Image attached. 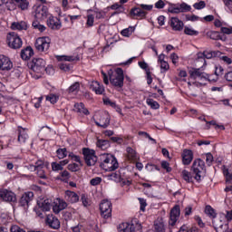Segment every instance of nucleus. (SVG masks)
I'll use <instances>...</instances> for the list:
<instances>
[{"label":"nucleus","mask_w":232,"mask_h":232,"mask_svg":"<svg viewBox=\"0 0 232 232\" xmlns=\"http://www.w3.org/2000/svg\"><path fill=\"white\" fill-rule=\"evenodd\" d=\"M191 170L193 172L194 179L198 182H200L202 180V177L206 174V163L201 159L195 160Z\"/></svg>","instance_id":"nucleus-4"},{"label":"nucleus","mask_w":232,"mask_h":232,"mask_svg":"<svg viewBox=\"0 0 232 232\" xmlns=\"http://www.w3.org/2000/svg\"><path fill=\"white\" fill-rule=\"evenodd\" d=\"M178 232H198V229L197 227L188 228V227L182 226Z\"/></svg>","instance_id":"nucleus-44"},{"label":"nucleus","mask_w":232,"mask_h":232,"mask_svg":"<svg viewBox=\"0 0 232 232\" xmlns=\"http://www.w3.org/2000/svg\"><path fill=\"white\" fill-rule=\"evenodd\" d=\"M223 174L226 177L227 182H231V180H232V171L229 170L228 169H223Z\"/></svg>","instance_id":"nucleus-46"},{"label":"nucleus","mask_w":232,"mask_h":232,"mask_svg":"<svg viewBox=\"0 0 232 232\" xmlns=\"http://www.w3.org/2000/svg\"><path fill=\"white\" fill-rule=\"evenodd\" d=\"M47 26L51 28V30H61L63 24H61V19L55 16H50L47 19Z\"/></svg>","instance_id":"nucleus-19"},{"label":"nucleus","mask_w":232,"mask_h":232,"mask_svg":"<svg viewBox=\"0 0 232 232\" xmlns=\"http://www.w3.org/2000/svg\"><path fill=\"white\" fill-rule=\"evenodd\" d=\"M154 230L155 232H164V223L157 222L154 224Z\"/></svg>","instance_id":"nucleus-45"},{"label":"nucleus","mask_w":232,"mask_h":232,"mask_svg":"<svg viewBox=\"0 0 232 232\" xmlns=\"http://www.w3.org/2000/svg\"><path fill=\"white\" fill-rule=\"evenodd\" d=\"M94 20H95V17L93 16V14L87 15L86 26H89V27L93 26Z\"/></svg>","instance_id":"nucleus-52"},{"label":"nucleus","mask_w":232,"mask_h":232,"mask_svg":"<svg viewBox=\"0 0 232 232\" xmlns=\"http://www.w3.org/2000/svg\"><path fill=\"white\" fill-rule=\"evenodd\" d=\"M34 17L38 21H44L48 17V7L45 5H38L34 8Z\"/></svg>","instance_id":"nucleus-12"},{"label":"nucleus","mask_w":232,"mask_h":232,"mask_svg":"<svg viewBox=\"0 0 232 232\" xmlns=\"http://www.w3.org/2000/svg\"><path fill=\"white\" fill-rule=\"evenodd\" d=\"M36 175L40 178V179H48V177H46V173L44 172V169H36Z\"/></svg>","instance_id":"nucleus-58"},{"label":"nucleus","mask_w":232,"mask_h":232,"mask_svg":"<svg viewBox=\"0 0 232 232\" xmlns=\"http://www.w3.org/2000/svg\"><path fill=\"white\" fill-rule=\"evenodd\" d=\"M109 79L112 86L121 89L124 86V71L117 68L114 74L109 75Z\"/></svg>","instance_id":"nucleus-5"},{"label":"nucleus","mask_w":232,"mask_h":232,"mask_svg":"<svg viewBox=\"0 0 232 232\" xmlns=\"http://www.w3.org/2000/svg\"><path fill=\"white\" fill-rule=\"evenodd\" d=\"M72 110L75 113H79L80 115H90V111L86 109L82 102L75 103Z\"/></svg>","instance_id":"nucleus-24"},{"label":"nucleus","mask_w":232,"mask_h":232,"mask_svg":"<svg viewBox=\"0 0 232 232\" xmlns=\"http://www.w3.org/2000/svg\"><path fill=\"white\" fill-rule=\"evenodd\" d=\"M170 26L174 32H182L184 30V22L177 17L170 19Z\"/></svg>","instance_id":"nucleus-21"},{"label":"nucleus","mask_w":232,"mask_h":232,"mask_svg":"<svg viewBox=\"0 0 232 232\" xmlns=\"http://www.w3.org/2000/svg\"><path fill=\"white\" fill-rule=\"evenodd\" d=\"M161 168H163V169H166V171H168V173H169V171H171V167H169V163L168 161H162Z\"/></svg>","instance_id":"nucleus-62"},{"label":"nucleus","mask_w":232,"mask_h":232,"mask_svg":"<svg viewBox=\"0 0 232 232\" xmlns=\"http://www.w3.org/2000/svg\"><path fill=\"white\" fill-rule=\"evenodd\" d=\"M45 222L51 229H59L61 227V221H59V218L53 215H48Z\"/></svg>","instance_id":"nucleus-18"},{"label":"nucleus","mask_w":232,"mask_h":232,"mask_svg":"<svg viewBox=\"0 0 232 232\" xmlns=\"http://www.w3.org/2000/svg\"><path fill=\"white\" fill-rule=\"evenodd\" d=\"M32 26L34 28V30H38V32H44V30H46V26L41 24V23H39L37 20L33 22Z\"/></svg>","instance_id":"nucleus-38"},{"label":"nucleus","mask_w":232,"mask_h":232,"mask_svg":"<svg viewBox=\"0 0 232 232\" xmlns=\"http://www.w3.org/2000/svg\"><path fill=\"white\" fill-rule=\"evenodd\" d=\"M148 106H150V108L152 110H159L160 108V104H159V102H157V101L151 99V98H148L146 101Z\"/></svg>","instance_id":"nucleus-34"},{"label":"nucleus","mask_w":232,"mask_h":232,"mask_svg":"<svg viewBox=\"0 0 232 232\" xmlns=\"http://www.w3.org/2000/svg\"><path fill=\"white\" fill-rule=\"evenodd\" d=\"M51 43L50 37H40L36 39L34 46L38 52H48Z\"/></svg>","instance_id":"nucleus-8"},{"label":"nucleus","mask_w":232,"mask_h":232,"mask_svg":"<svg viewBox=\"0 0 232 232\" xmlns=\"http://www.w3.org/2000/svg\"><path fill=\"white\" fill-rule=\"evenodd\" d=\"M43 168H44V162L43 160H38L35 162V165H31V169H34V171L43 169Z\"/></svg>","instance_id":"nucleus-41"},{"label":"nucleus","mask_w":232,"mask_h":232,"mask_svg":"<svg viewBox=\"0 0 232 232\" xmlns=\"http://www.w3.org/2000/svg\"><path fill=\"white\" fill-rule=\"evenodd\" d=\"M18 8H21L23 11L28 10L30 6V2L28 0H14Z\"/></svg>","instance_id":"nucleus-32"},{"label":"nucleus","mask_w":232,"mask_h":232,"mask_svg":"<svg viewBox=\"0 0 232 232\" xmlns=\"http://www.w3.org/2000/svg\"><path fill=\"white\" fill-rule=\"evenodd\" d=\"M181 177L186 182H193V176H191V172L186 169L182 170Z\"/></svg>","instance_id":"nucleus-33"},{"label":"nucleus","mask_w":232,"mask_h":232,"mask_svg":"<svg viewBox=\"0 0 232 232\" xmlns=\"http://www.w3.org/2000/svg\"><path fill=\"white\" fill-rule=\"evenodd\" d=\"M220 31L221 34H226L227 35H231L232 34V28L229 27H221Z\"/></svg>","instance_id":"nucleus-63"},{"label":"nucleus","mask_w":232,"mask_h":232,"mask_svg":"<svg viewBox=\"0 0 232 232\" xmlns=\"http://www.w3.org/2000/svg\"><path fill=\"white\" fill-rule=\"evenodd\" d=\"M14 68V63H12V61H10V58L0 54V70L2 71H10Z\"/></svg>","instance_id":"nucleus-16"},{"label":"nucleus","mask_w":232,"mask_h":232,"mask_svg":"<svg viewBox=\"0 0 232 232\" xmlns=\"http://www.w3.org/2000/svg\"><path fill=\"white\" fill-rule=\"evenodd\" d=\"M100 211L103 218H110L111 217V201L103 199L100 204Z\"/></svg>","instance_id":"nucleus-10"},{"label":"nucleus","mask_w":232,"mask_h":232,"mask_svg":"<svg viewBox=\"0 0 232 232\" xmlns=\"http://www.w3.org/2000/svg\"><path fill=\"white\" fill-rule=\"evenodd\" d=\"M193 160V151L189 150H184L182 153V161L185 166H189Z\"/></svg>","instance_id":"nucleus-25"},{"label":"nucleus","mask_w":232,"mask_h":232,"mask_svg":"<svg viewBox=\"0 0 232 232\" xmlns=\"http://www.w3.org/2000/svg\"><path fill=\"white\" fill-rule=\"evenodd\" d=\"M139 200L140 204V211H146V207L148 206L146 199L140 198Z\"/></svg>","instance_id":"nucleus-60"},{"label":"nucleus","mask_w":232,"mask_h":232,"mask_svg":"<svg viewBox=\"0 0 232 232\" xmlns=\"http://www.w3.org/2000/svg\"><path fill=\"white\" fill-rule=\"evenodd\" d=\"M60 175L63 182H68V180L70 179V172H68V170H63L60 173Z\"/></svg>","instance_id":"nucleus-50"},{"label":"nucleus","mask_w":232,"mask_h":232,"mask_svg":"<svg viewBox=\"0 0 232 232\" xmlns=\"http://www.w3.org/2000/svg\"><path fill=\"white\" fill-rule=\"evenodd\" d=\"M38 208L41 209V211L46 212L50 211L52 209V199L47 198L44 199V201H39L38 203Z\"/></svg>","instance_id":"nucleus-26"},{"label":"nucleus","mask_w":232,"mask_h":232,"mask_svg":"<svg viewBox=\"0 0 232 232\" xmlns=\"http://www.w3.org/2000/svg\"><path fill=\"white\" fill-rule=\"evenodd\" d=\"M193 6L196 10H202V8H206V2L200 1L199 3H195Z\"/></svg>","instance_id":"nucleus-54"},{"label":"nucleus","mask_w":232,"mask_h":232,"mask_svg":"<svg viewBox=\"0 0 232 232\" xmlns=\"http://www.w3.org/2000/svg\"><path fill=\"white\" fill-rule=\"evenodd\" d=\"M206 215H208V217H211L212 218H215L217 217V214H215V210L211 206H207L205 208Z\"/></svg>","instance_id":"nucleus-40"},{"label":"nucleus","mask_w":232,"mask_h":232,"mask_svg":"<svg viewBox=\"0 0 232 232\" xmlns=\"http://www.w3.org/2000/svg\"><path fill=\"white\" fill-rule=\"evenodd\" d=\"M104 104H106V106H111V108H117V103H115V102H111V100H110L109 98L103 100Z\"/></svg>","instance_id":"nucleus-59"},{"label":"nucleus","mask_w":232,"mask_h":232,"mask_svg":"<svg viewBox=\"0 0 232 232\" xmlns=\"http://www.w3.org/2000/svg\"><path fill=\"white\" fill-rule=\"evenodd\" d=\"M100 166L105 171H115L119 169V161L117 158L111 154L103 153L100 156Z\"/></svg>","instance_id":"nucleus-1"},{"label":"nucleus","mask_w":232,"mask_h":232,"mask_svg":"<svg viewBox=\"0 0 232 232\" xmlns=\"http://www.w3.org/2000/svg\"><path fill=\"white\" fill-rule=\"evenodd\" d=\"M207 37L212 39L213 41H218L220 39V34L217 31H208L207 32Z\"/></svg>","instance_id":"nucleus-37"},{"label":"nucleus","mask_w":232,"mask_h":232,"mask_svg":"<svg viewBox=\"0 0 232 232\" xmlns=\"http://www.w3.org/2000/svg\"><path fill=\"white\" fill-rule=\"evenodd\" d=\"M59 97L55 94H49L46 96V101H50L51 104H55L57 102Z\"/></svg>","instance_id":"nucleus-49"},{"label":"nucleus","mask_w":232,"mask_h":232,"mask_svg":"<svg viewBox=\"0 0 232 232\" xmlns=\"http://www.w3.org/2000/svg\"><path fill=\"white\" fill-rule=\"evenodd\" d=\"M179 218H180V206L176 205L170 210L169 220V226H175Z\"/></svg>","instance_id":"nucleus-13"},{"label":"nucleus","mask_w":232,"mask_h":232,"mask_svg":"<svg viewBox=\"0 0 232 232\" xmlns=\"http://www.w3.org/2000/svg\"><path fill=\"white\" fill-rule=\"evenodd\" d=\"M220 51H204L198 53V59H213V57H218Z\"/></svg>","instance_id":"nucleus-22"},{"label":"nucleus","mask_w":232,"mask_h":232,"mask_svg":"<svg viewBox=\"0 0 232 232\" xmlns=\"http://www.w3.org/2000/svg\"><path fill=\"white\" fill-rule=\"evenodd\" d=\"M32 56H34V49H32V47L27 46L25 49L21 51V58L24 61H28Z\"/></svg>","instance_id":"nucleus-29"},{"label":"nucleus","mask_w":232,"mask_h":232,"mask_svg":"<svg viewBox=\"0 0 232 232\" xmlns=\"http://www.w3.org/2000/svg\"><path fill=\"white\" fill-rule=\"evenodd\" d=\"M134 30H135L134 27H129V28L123 29L121 31V35H123V37H130V35L133 34Z\"/></svg>","instance_id":"nucleus-42"},{"label":"nucleus","mask_w":232,"mask_h":232,"mask_svg":"<svg viewBox=\"0 0 232 232\" xmlns=\"http://www.w3.org/2000/svg\"><path fill=\"white\" fill-rule=\"evenodd\" d=\"M82 155L87 166H95L97 163V156L95 155V150L90 149H82Z\"/></svg>","instance_id":"nucleus-7"},{"label":"nucleus","mask_w":232,"mask_h":232,"mask_svg":"<svg viewBox=\"0 0 232 232\" xmlns=\"http://www.w3.org/2000/svg\"><path fill=\"white\" fill-rule=\"evenodd\" d=\"M179 8H180L181 13L191 12V5H189L186 3L180 4Z\"/></svg>","instance_id":"nucleus-47"},{"label":"nucleus","mask_w":232,"mask_h":232,"mask_svg":"<svg viewBox=\"0 0 232 232\" xmlns=\"http://www.w3.org/2000/svg\"><path fill=\"white\" fill-rule=\"evenodd\" d=\"M76 59L73 56L63 55L59 58V61H68L69 63H72V61H79V58Z\"/></svg>","instance_id":"nucleus-55"},{"label":"nucleus","mask_w":232,"mask_h":232,"mask_svg":"<svg viewBox=\"0 0 232 232\" xmlns=\"http://www.w3.org/2000/svg\"><path fill=\"white\" fill-rule=\"evenodd\" d=\"M0 198H2L4 202H17L15 193L6 188L0 189Z\"/></svg>","instance_id":"nucleus-11"},{"label":"nucleus","mask_w":232,"mask_h":232,"mask_svg":"<svg viewBox=\"0 0 232 232\" xmlns=\"http://www.w3.org/2000/svg\"><path fill=\"white\" fill-rule=\"evenodd\" d=\"M205 159L208 166H211V162H213V155L211 153H207Z\"/></svg>","instance_id":"nucleus-61"},{"label":"nucleus","mask_w":232,"mask_h":232,"mask_svg":"<svg viewBox=\"0 0 232 232\" xmlns=\"http://www.w3.org/2000/svg\"><path fill=\"white\" fill-rule=\"evenodd\" d=\"M95 124L99 126V128H108L110 126V114H108V112L100 114L99 121H95Z\"/></svg>","instance_id":"nucleus-17"},{"label":"nucleus","mask_w":232,"mask_h":232,"mask_svg":"<svg viewBox=\"0 0 232 232\" xmlns=\"http://www.w3.org/2000/svg\"><path fill=\"white\" fill-rule=\"evenodd\" d=\"M96 146L97 148H99L100 150H108V148H110V140H98L96 142Z\"/></svg>","instance_id":"nucleus-31"},{"label":"nucleus","mask_w":232,"mask_h":232,"mask_svg":"<svg viewBox=\"0 0 232 232\" xmlns=\"http://www.w3.org/2000/svg\"><path fill=\"white\" fill-rule=\"evenodd\" d=\"M109 180H113L114 182H121L123 186H130L131 180L126 179L121 176V173L119 172H112L109 174L108 176Z\"/></svg>","instance_id":"nucleus-15"},{"label":"nucleus","mask_w":232,"mask_h":232,"mask_svg":"<svg viewBox=\"0 0 232 232\" xmlns=\"http://www.w3.org/2000/svg\"><path fill=\"white\" fill-rule=\"evenodd\" d=\"M29 66L32 70L31 75H34V73H37L36 79H39L44 72H47L48 69H46V62L43 60V58H36L34 59L30 63Z\"/></svg>","instance_id":"nucleus-3"},{"label":"nucleus","mask_w":232,"mask_h":232,"mask_svg":"<svg viewBox=\"0 0 232 232\" xmlns=\"http://www.w3.org/2000/svg\"><path fill=\"white\" fill-rule=\"evenodd\" d=\"M28 140V133L26 132V129L19 126L18 127V142L20 144H24Z\"/></svg>","instance_id":"nucleus-27"},{"label":"nucleus","mask_w":232,"mask_h":232,"mask_svg":"<svg viewBox=\"0 0 232 232\" xmlns=\"http://www.w3.org/2000/svg\"><path fill=\"white\" fill-rule=\"evenodd\" d=\"M7 44L9 48L19 50L23 46V40H21V37L17 34L12 32L7 34Z\"/></svg>","instance_id":"nucleus-6"},{"label":"nucleus","mask_w":232,"mask_h":232,"mask_svg":"<svg viewBox=\"0 0 232 232\" xmlns=\"http://www.w3.org/2000/svg\"><path fill=\"white\" fill-rule=\"evenodd\" d=\"M32 200H34V192H24L18 201V206H20V208H24V209L26 211L30 207Z\"/></svg>","instance_id":"nucleus-9"},{"label":"nucleus","mask_w":232,"mask_h":232,"mask_svg":"<svg viewBox=\"0 0 232 232\" xmlns=\"http://www.w3.org/2000/svg\"><path fill=\"white\" fill-rule=\"evenodd\" d=\"M56 155L59 160L65 159V157H68V150H66V148L58 149L56 150Z\"/></svg>","instance_id":"nucleus-36"},{"label":"nucleus","mask_w":232,"mask_h":232,"mask_svg":"<svg viewBox=\"0 0 232 232\" xmlns=\"http://www.w3.org/2000/svg\"><path fill=\"white\" fill-rule=\"evenodd\" d=\"M138 6H140L143 12H151L153 10V5L139 4Z\"/></svg>","instance_id":"nucleus-43"},{"label":"nucleus","mask_w":232,"mask_h":232,"mask_svg":"<svg viewBox=\"0 0 232 232\" xmlns=\"http://www.w3.org/2000/svg\"><path fill=\"white\" fill-rule=\"evenodd\" d=\"M225 6H227L232 14V0H223Z\"/></svg>","instance_id":"nucleus-64"},{"label":"nucleus","mask_w":232,"mask_h":232,"mask_svg":"<svg viewBox=\"0 0 232 232\" xmlns=\"http://www.w3.org/2000/svg\"><path fill=\"white\" fill-rule=\"evenodd\" d=\"M28 24L24 21L21 22H14L11 24V29L12 30H27Z\"/></svg>","instance_id":"nucleus-30"},{"label":"nucleus","mask_w":232,"mask_h":232,"mask_svg":"<svg viewBox=\"0 0 232 232\" xmlns=\"http://www.w3.org/2000/svg\"><path fill=\"white\" fill-rule=\"evenodd\" d=\"M101 182H102V179L96 177L91 179L90 184L91 186H99V184H101Z\"/></svg>","instance_id":"nucleus-53"},{"label":"nucleus","mask_w":232,"mask_h":232,"mask_svg":"<svg viewBox=\"0 0 232 232\" xmlns=\"http://www.w3.org/2000/svg\"><path fill=\"white\" fill-rule=\"evenodd\" d=\"M190 79H193L200 84V86H206L208 82H217V79H211L209 74L202 72L200 69H192L188 72Z\"/></svg>","instance_id":"nucleus-2"},{"label":"nucleus","mask_w":232,"mask_h":232,"mask_svg":"<svg viewBox=\"0 0 232 232\" xmlns=\"http://www.w3.org/2000/svg\"><path fill=\"white\" fill-rule=\"evenodd\" d=\"M126 152V157L130 162H135L139 159V157L137 156V151H135V150H133L131 147H127Z\"/></svg>","instance_id":"nucleus-28"},{"label":"nucleus","mask_w":232,"mask_h":232,"mask_svg":"<svg viewBox=\"0 0 232 232\" xmlns=\"http://www.w3.org/2000/svg\"><path fill=\"white\" fill-rule=\"evenodd\" d=\"M142 231V225L139 223L138 220H135L130 224H126V227L123 228V232H140Z\"/></svg>","instance_id":"nucleus-20"},{"label":"nucleus","mask_w":232,"mask_h":232,"mask_svg":"<svg viewBox=\"0 0 232 232\" xmlns=\"http://www.w3.org/2000/svg\"><path fill=\"white\" fill-rule=\"evenodd\" d=\"M81 89V84L79 83V82H75L73 84H72L67 92L68 93H77V92H79V90Z\"/></svg>","instance_id":"nucleus-35"},{"label":"nucleus","mask_w":232,"mask_h":232,"mask_svg":"<svg viewBox=\"0 0 232 232\" xmlns=\"http://www.w3.org/2000/svg\"><path fill=\"white\" fill-rule=\"evenodd\" d=\"M53 171H63V168L61 166V163L53 162L51 164Z\"/></svg>","instance_id":"nucleus-51"},{"label":"nucleus","mask_w":232,"mask_h":232,"mask_svg":"<svg viewBox=\"0 0 232 232\" xmlns=\"http://www.w3.org/2000/svg\"><path fill=\"white\" fill-rule=\"evenodd\" d=\"M64 198L67 202H70L71 204H75L79 202V195L71 190L65 191Z\"/></svg>","instance_id":"nucleus-23"},{"label":"nucleus","mask_w":232,"mask_h":232,"mask_svg":"<svg viewBox=\"0 0 232 232\" xmlns=\"http://www.w3.org/2000/svg\"><path fill=\"white\" fill-rule=\"evenodd\" d=\"M129 15L130 17H131V19H146L148 12L141 10L138 5L137 7H133L130 9Z\"/></svg>","instance_id":"nucleus-14"},{"label":"nucleus","mask_w":232,"mask_h":232,"mask_svg":"<svg viewBox=\"0 0 232 232\" xmlns=\"http://www.w3.org/2000/svg\"><path fill=\"white\" fill-rule=\"evenodd\" d=\"M81 201H82V206H84V208H88V206H90V200L88 199L86 195H84V194L82 195Z\"/></svg>","instance_id":"nucleus-56"},{"label":"nucleus","mask_w":232,"mask_h":232,"mask_svg":"<svg viewBox=\"0 0 232 232\" xmlns=\"http://www.w3.org/2000/svg\"><path fill=\"white\" fill-rule=\"evenodd\" d=\"M160 64L161 73H166V72L169 70V63H168V62H161L160 63Z\"/></svg>","instance_id":"nucleus-48"},{"label":"nucleus","mask_w":232,"mask_h":232,"mask_svg":"<svg viewBox=\"0 0 232 232\" xmlns=\"http://www.w3.org/2000/svg\"><path fill=\"white\" fill-rule=\"evenodd\" d=\"M184 34H185V35H191V36L195 35V36H197V35H198V31L193 29L191 27L185 26Z\"/></svg>","instance_id":"nucleus-39"},{"label":"nucleus","mask_w":232,"mask_h":232,"mask_svg":"<svg viewBox=\"0 0 232 232\" xmlns=\"http://www.w3.org/2000/svg\"><path fill=\"white\" fill-rule=\"evenodd\" d=\"M69 171H79V165L77 163H71L68 165Z\"/></svg>","instance_id":"nucleus-57"}]
</instances>
